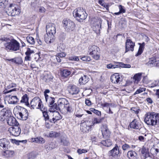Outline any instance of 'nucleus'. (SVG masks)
I'll list each match as a JSON object with an SVG mask.
<instances>
[{
    "instance_id": "f257e3e1",
    "label": "nucleus",
    "mask_w": 159,
    "mask_h": 159,
    "mask_svg": "<svg viewBox=\"0 0 159 159\" xmlns=\"http://www.w3.org/2000/svg\"><path fill=\"white\" fill-rule=\"evenodd\" d=\"M144 122L148 125L155 126L159 124V114L148 112L145 115Z\"/></svg>"
},
{
    "instance_id": "f03ea898",
    "label": "nucleus",
    "mask_w": 159,
    "mask_h": 159,
    "mask_svg": "<svg viewBox=\"0 0 159 159\" xmlns=\"http://www.w3.org/2000/svg\"><path fill=\"white\" fill-rule=\"evenodd\" d=\"M102 119L96 117L93 118L91 121H86L81 124L80 129L84 132H88L91 128H92L95 124L100 123Z\"/></svg>"
},
{
    "instance_id": "7ed1b4c3",
    "label": "nucleus",
    "mask_w": 159,
    "mask_h": 159,
    "mask_svg": "<svg viewBox=\"0 0 159 159\" xmlns=\"http://www.w3.org/2000/svg\"><path fill=\"white\" fill-rule=\"evenodd\" d=\"M61 103V108L60 111L61 113L66 115H69L73 111L71 105L65 98H62V100L59 101Z\"/></svg>"
},
{
    "instance_id": "20e7f679",
    "label": "nucleus",
    "mask_w": 159,
    "mask_h": 159,
    "mask_svg": "<svg viewBox=\"0 0 159 159\" xmlns=\"http://www.w3.org/2000/svg\"><path fill=\"white\" fill-rule=\"evenodd\" d=\"M73 16L80 22H82L87 17V14L83 8L78 7L75 9L73 12Z\"/></svg>"
},
{
    "instance_id": "39448f33",
    "label": "nucleus",
    "mask_w": 159,
    "mask_h": 159,
    "mask_svg": "<svg viewBox=\"0 0 159 159\" xmlns=\"http://www.w3.org/2000/svg\"><path fill=\"white\" fill-rule=\"evenodd\" d=\"M5 49L7 51L12 50L17 51L20 48L19 43L16 40L13 39L9 42L6 43L4 44Z\"/></svg>"
},
{
    "instance_id": "423d86ee",
    "label": "nucleus",
    "mask_w": 159,
    "mask_h": 159,
    "mask_svg": "<svg viewBox=\"0 0 159 159\" xmlns=\"http://www.w3.org/2000/svg\"><path fill=\"white\" fill-rule=\"evenodd\" d=\"M20 12V10L18 7H15L13 4L10 5L6 11V13L8 15L11 16L18 15Z\"/></svg>"
},
{
    "instance_id": "0eeeda50",
    "label": "nucleus",
    "mask_w": 159,
    "mask_h": 159,
    "mask_svg": "<svg viewBox=\"0 0 159 159\" xmlns=\"http://www.w3.org/2000/svg\"><path fill=\"white\" fill-rule=\"evenodd\" d=\"M11 114V111L8 107L3 108L0 111V120L3 121Z\"/></svg>"
},
{
    "instance_id": "6e6552de",
    "label": "nucleus",
    "mask_w": 159,
    "mask_h": 159,
    "mask_svg": "<svg viewBox=\"0 0 159 159\" xmlns=\"http://www.w3.org/2000/svg\"><path fill=\"white\" fill-rule=\"evenodd\" d=\"M63 23L64 27L67 31L70 32L75 29V24L70 20L65 19L63 21Z\"/></svg>"
},
{
    "instance_id": "1a4fd4ad",
    "label": "nucleus",
    "mask_w": 159,
    "mask_h": 159,
    "mask_svg": "<svg viewBox=\"0 0 159 159\" xmlns=\"http://www.w3.org/2000/svg\"><path fill=\"white\" fill-rule=\"evenodd\" d=\"M42 103L41 99L38 97H36L32 100L30 104L32 108L34 109L35 107L36 108L40 109L43 111L41 108Z\"/></svg>"
},
{
    "instance_id": "9d476101",
    "label": "nucleus",
    "mask_w": 159,
    "mask_h": 159,
    "mask_svg": "<svg viewBox=\"0 0 159 159\" xmlns=\"http://www.w3.org/2000/svg\"><path fill=\"white\" fill-rule=\"evenodd\" d=\"M62 100V98H60L58 101V105H57L56 103H54L55 100H54L53 102L51 103V101L48 103L49 105V106L50 107V109L49 110V111L50 112H54L56 111L55 110H59L60 111L61 108V103H60V101Z\"/></svg>"
},
{
    "instance_id": "9b49d317",
    "label": "nucleus",
    "mask_w": 159,
    "mask_h": 159,
    "mask_svg": "<svg viewBox=\"0 0 159 159\" xmlns=\"http://www.w3.org/2000/svg\"><path fill=\"white\" fill-rule=\"evenodd\" d=\"M135 43L131 39H127L125 43V52L129 51L133 52L134 50Z\"/></svg>"
},
{
    "instance_id": "f8f14e48",
    "label": "nucleus",
    "mask_w": 159,
    "mask_h": 159,
    "mask_svg": "<svg viewBox=\"0 0 159 159\" xmlns=\"http://www.w3.org/2000/svg\"><path fill=\"white\" fill-rule=\"evenodd\" d=\"M8 131L12 135L15 136H19L21 132L20 128L17 125L10 128Z\"/></svg>"
},
{
    "instance_id": "ddd939ff",
    "label": "nucleus",
    "mask_w": 159,
    "mask_h": 159,
    "mask_svg": "<svg viewBox=\"0 0 159 159\" xmlns=\"http://www.w3.org/2000/svg\"><path fill=\"white\" fill-rule=\"evenodd\" d=\"M47 33L52 35H54L56 33L55 25L54 24L50 23L46 26Z\"/></svg>"
},
{
    "instance_id": "4468645a",
    "label": "nucleus",
    "mask_w": 159,
    "mask_h": 159,
    "mask_svg": "<svg viewBox=\"0 0 159 159\" xmlns=\"http://www.w3.org/2000/svg\"><path fill=\"white\" fill-rule=\"evenodd\" d=\"M131 128L139 129L141 127V124L139 120L134 119L129 124Z\"/></svg>"
},
{
    "instance_id": "2eb2a0df",
    "label": "nucleus",
    "mask_w": 159,
    "mask_h": 159,
    "mask_svg": "<svg viewBox=\"0 0 159 159\" xmlns=\"http://www.w3.org/2000/svg\"><path fill=\"white\" fill-rule=\"evenodd\" d=\"M10 142L9 140L6 138H3L0 139V146L4 150H6L10 147Z\"/></svg>"
},
{
    "instance_id": "dca6fc26",
    "label": "nucleus",
    "mask_w": 159,
    "mask_h": 159,
    "mask_svg": "<svg viewBox=\"0 0 159 159\" xmlns=\"http://www.w3.org/2000/svg\"><path fill=\"white\" fill-rule=\"evenodd\" d=\"M119 153L120 151L118 147L117 144H116L115 147L113 149L109 151V154L110 156L112 157H116L118 156Z\"/></svg>"
},
{
    "instance_id": "f3484780",
    "label": "nucleus",
    "mask_w": 159,
    "mask_h": 159,
    "mask_svg": "<svg viewBox=\"0 0 159 159\" xmlns=\"http://www.w3.org/2000/svg\"><path fill=\"white\" fill-rule=\"evenodd\" d=\"M69 93L72 95L77 94L80 90L78 87L75 85L70 86L68 88Z\"/></svg>"
},
{
    "instance_id": "a211bd4d",
    "label": "nucleus",
    "mask_w": 159,
    "mask_h": 159,
    "mask_svg": "<svg viewBox=\"0 0 159 159\" xmlns=\"http://www.w3.org/2000/svg\"><path fill=\"white\" fill-rule=\"evenodd\" d=\"M8 124L10 126H16L18 125V123L16 119L13 116H10L8 117L7 120Z\"/></svg>"
},
{
    "instance_id": "6ab92c4d",
    "label": "nucleus",
    "mask_w": 159,
    "mask_h": 159,
    "mask_svg": "<svg viewBox=\"0 0 159 159\" xmlns=\"http://www.w3.org/2000/svg\"><path fill=\"white\" fill-rule=\"evenodd\" d=\"M53 112V117L52 118V119L50 120L49 121L51 123L53 122L54 123H55L56 121L61 119L62 117L59 113L57 111H54Z\"/></svg>"
},
{
    "instance_id": "aec40b11",
    "label": "nucleus",
    "mask_w": 159,
    "mask_h": 159,
    "mask_svg": "<svg viewBox=\"0 0 159 159\" xmlns=\"http://www.w3.org/2000/svg\"><path fill=\"white\" fill-rule=\"evenodd\" d=\"M120 75L118 73H115L112 75L111 77V80L114 83L117 84L121 80Z\"/></svg>"
},
{
    "instance_id": "412c9836",
    "label": "nucleus",
    "mask_w": 159,
    "mask_h": 159,
    "mask_svg": "<svg viewBox=\"0 0 159 159\" xmlns=\"http://www.w3.org/2000/svg\"><path fill=\"white\" fill-rule=\"evenodd\" d=\"M122 65V63L114 61L113 64L110 63L107 65V68L108 69H115L120 68Z\"/></svg>"
},
{
    "instance_id": "4be33fe9",
    "label": "nucleus",
    "mask_w": 159,
    "mask_h": 159,
    "mask_svg": "<svg viewBox=\"0 0 159 159\" xmlns=\"http://www.w3.org/2000/svg\"><path fill=\"white\" fill-rule=\"evenodd\" d=\"M54 36L46 34L44 35V40L47 43H51L54 41Z\"/></svg>"
},
{
    "instance_id": "5701e85b",
    "label": "nucleus",
    "mask_w": 159,
    "mask_h": 159,
    "mask_svg": "<svg viewBox=\"0 0 159 159\" xmlns=\"http://www.w3.org/2000/svg\"><path fill=\"white\" fill-rule=\"evenodd\" d=\"M24 111L23 112H19V115L20 118L23 120H26L27 119L28 116L27 111L25 109H24Z\"/></svg>"
},
{
    "instance_id": "b1692460",
    "label": "nucleus",
    "mask_w": 159,
    "mask_h": 159,
    "mask_svg": "<svg viewBox=\"0 0 159 159\" xmlns=\"http://www.w3.org/2000/svg\"><path fill=\"white\" fill-rule=\"evenodd\" d=\"M102 133L103 137L106 138L109 136L110 132L107 128L106 126H103L102 128Z\"/></svg>"
},
{
    "instance_id": "393cba45",
    "label": "nucleus",
    "mask_w": 159,
    "mask_h": 159,
    "mask_svg": "<svg viewBox=\"0 0 159 159\" xmlns=\"http://www.w3.org/2000/svg\"><path fill=\"white\" fill-rule=\"evenodd\" d=\"M31 141L34 142H35L38 143H44L45 142V140L41 137H39L36 138H32Z\"/></svg>"
},
{
    "instance_id": "a878e982",
    "label": "nucleus",
    "mask_w": 159,
    "mask_h": 159,
    "mask_svg": "<svg viewBox=\"0 0 159 159\" xmlns=\"http://www.w3.org/2000/svg\"><path fill=\"white\" fill-rule=\"evenodd\" d=\"M89 81V78L87 75H84L82 76L79 80V82L80 84H84Z\"/></svg>"
},
{
    "instance_id": "bb28decb",
    "label": "nucleus",
    "mask_w": 159,
    "mask_h": 159,
    "mask_svg": "<svg viewBox=\"0 0 159 159\" xmlns=\"http://www.w3.org/2000/svg\"><path fill=\"white\" fill-rule=\"evenodd\" d=\"M99 50H95V51H93V53H91L89 54L92 56V57L96 60H98L99 59L100 55L99 52Z\"/></svg>"
},
{
    "instance_id": "cd10ccee",
    "label": "nucleus",
    "mask_w": 159,
    "mask_h": 159,
    "mask_svg": "<svg viewBox=\"0 0 159 159\" xmlns=\"http://www.w3.org/2000/svg\"><path fill=\"white\" fill-rule=\"evenodd\" d=\"M127 156L129 159H136V153L133 151H130L127 153Z\"/></svg>"
},
{
    "instance_id": "c85d7f7f",
    "label": "nucleus",
    "mask_w": 159,
    "mask_h": 159,
    "mask_svg": "<svg viewBox=\"0 0 159 159\" xmlns=\"http://www.w3.org/2000/svg\"><path fill=\"white\" fill-rule=\"evenodd\" d=\"M53 78V76L51 74H46L43 77V80L46 82H48L52 81Z\"/></svg>"
},
{
    "instance_id": "c756f323",
    "label": "nucleus",
    "mask_w": 159,
    "mask_h": 159,
    "mask_svg": "<svg viewBox=\"0 0 159 159\" xmlns=\"http://www.w3.org/2000/svg\"><path fill=\"white\" fill-rule=\"evenodd\" d=\"M21 103H24L28 106L30 107V105L28 102V95L26 94L24 95L22 97V99L20 101Z\"/></svg>"
},
{
    "instance_id": "7c9ffc66",
    "label": "nucleus",
    "mask_w": 159,
    "mask_h": 159,
    "mask_svg": "<svg viewBox=\"0 0 159 159\" xmlns=\"http://www.w3.org/2000/svg\"><path fill=\"white\" fill-rule=\"evenodd\" d=\"M99 48L95 45L89 46L88 47V52L89 54L93 53L95 50H99Z\"/></svg>"
},
{
    "instance_id": "2f4dec72",
    "label": "nucleus",
    "mask_w": 159,
    "mask_h": 159,
    "mask_svg": "<svg viewBox=\"0 0 159 159\" xmlns=\"http://www.w3.org/2000/svg\"><path fill=\"white\" fill-rule=\"evenodd\" d=\"M101 143L104 146L109 147L112 145V142L110 139H108L102 141Z\"/></svg>"
},
{
    "instance_id": "473e14b6",
    "label": "nucleus",
    "mask_w": 159,
    "mask_h": 159,
    "mask_svg": "<svg viewBox=\"0 0 159 159\" xmlns=\"http://www.w3.org/2000/svg\"><path fill=\"white\" fill-rule=\"evenodd\" d=\"M141 73H139L136 74L134 77V83L136 84H138L139 81H140L141 79Z\"/></svg>"
},
{
    "instance_id": "72a5a7b5",
    "label": "nucleus",
    "mask_w": 159,
    "mask_h": 159,
    "mask_svg": "<svg viewBox=\"0 0 159 159\" xmlns=\"http://www.w3.org/2000/svg\"><path fill=\"white\" fill-rule=\"evenodd\" d=\"M59 135V133L56 131H50L47 135L48 137L51 138H56Z\"/></svg>"
},
{
    "instance_id": "f704fd0d",
    "label": "nucleus",
    "mask_w": 159,
    "mask_h": 159,
    "mask_svg": "<svg viewBox=\"0 0 159 159\" xmlns=\"http://www.w3.org/2000/svg\"><path fill=\"white\" fill-rule=\"evenodd\" d=\"M141 152L142 154L143 155L145 158L149 156L148 150L144 146L141 149Z\"/></svg>"
},
{
    "instance_id": "c9c22d12",
    "label": "nucleus",
    "mask_w": 159,
    "mask_h": 159,
    "mask_svg": "<svg viewBox=\"0 0 159 159\" xmlns=\"http://www.w3.org/2000/svg\"><path fill=\"white\" fill-rule=\"evenodd\" d=\"M19 100L18 98L15 96H12L10 99L11 103L12 104L17 103L19 102Z\"/></svg>"
},
{
    "instance_id": "e433bc0d",
    "label": "nucleus",
    "mask_w": 159,
    "mask_h": 159,
    "mask_svg": "<svg viewBox=\"0 0 159 159\" xmlns=\"http://www.w3.org/2000/svg\"><path fill=\"white\" fill-rule=\"evenodd\" d=\"M55 148V144L53 143H51L50 144L47 145L45 147L47 151H49L54 148Z\"/></svg>"
},
{
    "instance_id": "4c0bfd02",
    "label": "nucleus",
    "mask_w": 159,
    "mask_h": 159,
    "mask_svg": "<svg viewBox=\"0 0 159 159\" xmlns=\"http://www.w3.org/2000/svg\"><path fill=\"white\" fill-rule=\"evenodd\" d=\"M156 59L154 58H152L150 59L149 61L147 63L148 65L150 67L153 66L154 65L155 63L156 62Z\"/></svg>"
},
{
    "instance_id": "58836bf2",
    "label": "nucleus",
    "mask_w": 159,
    "mask_h": 159,
    "mask_svg": "<svg viewBox=\"0 0 159 159\" xmlns=\"http://www.w3.org/2000/svg\"><path fill=\"white\" fill-rule=\"evenodd\" d=\"M71 74V72L67 70H63L61 72L62 76L65 77H66L69 75Z\"/></svg>"
},
{
    "instance_id": "ea45409f",
    "label": "nucleus",
    "mask_w": 159,
    "mask_h": 159,
    "mask_svg": "<svg viewBox=\"0 0 159 159\" xmlns=\"http://www.w3.org/2000/svg\"><path fill=\"white\" fill-rule=\"evenodd\" d=\"M44 96L46 101L47 103H48L51 101V103L53 102L54 100H55V99L54 98H52L51 97H49L48 95L47 94H44Z\"/></svg>"
},
{
    "instance_id": "a19ab883",
    "label": "nucleus",
    "mask_w": 159,
    "mask_h": 159,
    "mask_svg": "<svg viewBox=\"0 0 159 159\" xmlns=\"http://www.w3.org/2000/svg\"><path fill=\"white\" fill-rule=\"evenodd\" d=\"M27 42L31 44H34L35 43L34 39L30 36H28L26 38Z\"/></svg>"
},
{
    "instance_id": "79ce46f5",
    "label": "nucleus",
    "mask_w": 159,
    "mask_h": 159,
    "mask_svg": "<svg viewBox=\"0 0 159 159\" xmlns=\"http://www.w3.org/2000/svg\"><path fill=\"white\" fill-rule=\"evenodd\" d=\"M139 45V47L138 51L137 53L135 55V56L136 57L138 56L141 55L142 53L144 48V47L143 46L140 44Z\"/></svg>"
},
{
    "instance_id": "37998d69",
    "label": "nucleus",
    "mask_w": 159,
    "mask_h": 159,
    "mask_svg": "<svg viewBox=\"0 0 159 159\" xmlns=\"http://www.w3.org/2000/svg\"><path fill=\"white\" fill-rule=\"evenodd\" d=\"M43 112V115L44 118V119L45 121L48 120L49 117L48 114V112L47 111V110L45 109H44V111H42Z\"/></svg>"
},
{
    "instance_id": "c03bdc74",
    "label": "nucleus",
    "mask_w": 159,
    "mask_h": 159,
    "mask_svg": "<svg viewBox=\"0 0 159 159\" xmlns=\"http://www.w3.org/2000/svg\"><path fill=\"white\" fill-rule=\"evenodd\" d=\"M23 62V61L21 57H18L15 58V63L16 64L21 65Z\"/></svg>"
},
{
    "instance_id": "a18cd8bd",
    "label": "nucleus",
    "mask_w": 159,
    "mask_h": 159,
    "mask_svg": "<svg viewBox=\"0 0 159 159\" xmlns=\"http://www.w3.org/2000/svg\"><path fill=\"white\" fill-rule=\"evenodd\" d=\"M146 89L145 88L140 87L139 89H137L136 91L134 93V95H135L137 94H139L145 91Z\"/></svg>"
},
{
    "instance_id": "49530a36",
    "label": "nucleus",
    "mask_w": 159,
    "mask_h": 159,
    "mask_svg": "<svg viewBox=\"0 0 159 159\" xmlns=\"http://www.w3.org/2000/svg\"><path fill=\"white\" fill-rule=\"evenodd\" d=\"M159 86V81L155 80L152 84L149 85V87L151 88H153L156 86Z\"/></svg>"
},
{
    "instance_id": "de8ad7c7",
    "label": "nucleus",
    "mask_w": 159,
    "mask_h": 159,
    "mask_svg": "<svg viewBox=\"0 0 159 159\" xmlns=\"http://www.w3.org/2000/svg\"><path fill=\"white\" fill-rule=\"evenodd\" d=\"M87 152V150L81 148L77 150V152L80 155L83 153H86Z\"/></svg>"
},
{
    "instance_id": "09e8293b",
    "label": "nucleus",
    "mask_w": 159,
    "mask_h": 159,
    "mask_svg": "<svg viewBox=\"0 0 159 159\" xmlns=\"http://www.w3.org/2000/svg\"><path fill=\"white\" fill-rule=\"evenodd\" d=\"M4 152L6 155H7L8 157H11L14 153L13 151L8 150L7 149Z\"/></svg>"
},
{
    "instance_id": "8fccbe9b",
    "label": "nucleus",
    "mask_w": 159,
    "mask_h": 159,
    "mask_svg": "<svg viewBox=\"0 0 159 159\" xmlns=\"http://www.w3.org/2000/svg\"><path fill=\"white\" fill-rule=\"evenodd\" d=\"M102 107L103 108L106 107L107 108H109L112 105L111 103L105 102L104 103H102L101 104Z\"/></svg>"
},
{
    "instance_id": "3c124183",
    "label": "nucleus",
    "mask_w": 159,
    "mask_h": 159,
    "mask_svg": "<svg viewBox=\"0 0 159 159\" xmlns=\"http://www.w3.org/2000/svg\"><path fill=\"white\" fill-rule=\"evenodd\" d=\"M68 60L69 61H78L79 60V58L77 56H73L70 57L68 58Z\"/></svg>"
},
{
    "instance_id": "603ef678",
    "label": "nucleus",
    "mask_w": 159,
    "mask_h": 159,
    "mask_svg": "<svg viewBox=\"0 0 159 159\" xmlns=\"http://www.w3.org/2000/svg\"><path fill=\"white\" fill-rule=\"evenodd\" d=\"M130 147L128 144L125 143L123 144L122 146V148L123 150L125 151L128 149H130Z\"/></svg>"
},
{
    "instance_id": "864d4df0",
    "label": "nucleus",
    "mask_w": 159,
    "mask_h": 159,
    "mask_svg": "<svg viewBox=\"0 0 159 159\" xmlns=\"http://www.w3.org/2000/svg\"><path fill=\"white\" fill-rule=\"evenodd\" d=\"M80 59L84 61H89L91 60V58L89 56H84L81 57Z\"/></svg>"
},
{
    "instance_id": "5fc2aeb1",
    "label": "nucleus",
    "mask_w": 159,
    "mask_h": 159,
    "mask_svg": "<svg viewBox=\"0 0 159 159\" xmlns=\"http://www.w3.org/2000/svg\"><path fill=\"white\" fill-rule=\"evenodd\" d=\"M61 144L65 146H67L68 144V142L66 139L63 138L61 140Z\"/></svg>"
},
{
    "instance_id": "6e6d98bb",
    "label": "nucleus",
    "mask_w": 159,
    "mask_h": 159,
    "mask_svg": "<svg viewBox=\"0 0 159 159\" xmlns=\"http://www.w3.org/2000/svg\"><path fill=\"white\" fill-rule=\"evenodd\" d=\"M155 147V148H153L152 150H155L156 154H157L159 152V143H158Z\"/></svg>"
},
{
    "instance_id": "4d7b16f0",
    "label": "nucleus",
    "mask_w": 159,
    "mask_h": 159,
    "mask_svg": "<svg viewBox=\"0 0 159 159\" xmlns=\"http://www.w3.org/2000/svg\"><path fill=\"white\" fill-rule=\"evenodd\" d=\"M90 110L91 111H92L94 113L96 114L97 115H99L101 114V112L99 111L96 110L95 109L93 108H91L90 109Z\"/></svg>"
},
{
    "instance_id": "13d9d810",
    "label": "nucleus",
    "mask_w": 159,
    "mask_h": 159,
    "mask_svg": "<svg viewBox=\"0 0 159 159\" xmlns=\"http://www.w3.org/2000/svg\"><path fill=\"white\" fill-rule=\"evenodd\" d=\"M119 9L120 10L119 12L120 13H124L125 12V11L124 9V7L121 5H120L119 6Z\"/></svg>"
},
{
    "instance_id": "bf43d9fd",
    "label": "nucleus",
    "mask_w": 159,
    "mask_h": 159,
    "mask_svg": "<svg viewBox=\"0 0 159 159\" xmlns=\"http://www.w3.org/2000/svg\"><path fill=\"white\" fill-rule=\"evenodd\" d=\"M36 157L35 155L33 153H30L29 154L28 159H34Z\"/></svg>"
},
{
    "instance_id": "052dcab7",
    "label": "nucleus",
    "mask_w": 159,
    "mask_h": 159,
    "mask_svg": "<svg viewBox=\"0 0 159 159\" xmlns=\"http://www.w3.org/2000/svg\"><path fill=\"white\" fill-rule=\"evenodd\" d=\"M33 53H34V51L33 50H31L30 48H28L25 52V54L30 56L31 54Z\"/></svg>"
},
{
    "instance_id": "680f3d73",
    "label": "nucleus",
    "mask_w": 159,
    "mask_h": 159,
    "mask_svg": "<svg viewBox=\"0 0 159 159\" xmlns=\"http://www.w3.org/2000/svg\"><path fill=\"white\" fill-rule=\"evenodd\" d=\"M62 45L60 44L57 47V51L59 52H61L63 51V49L61 47Z\"/></svg>"
},
{
    "instance_id": "e2e57ef3",
    "label": "nucleus",
    "mask_w": 159,
    "mask_h": 159,
    "mask_svg": "<svg viewBox=\"0 0 159 159\" xmlns=\"http://www.w3.org/2000/svg\"><path fill=\"white\" fill-rule=\"evenodd\" d=\"M26 55V56L25 57V61H30L31 60V57H30V55H28L27 54H25Z\"/></svg>"
},
{
    "instance_id": "0e129e2a",
    "label": "nucleus",
    "mask_w": 159,
    "mask_h": 159,
    "mask_svg": "<svg viewBox=\"0 0 159 159\" xmlns=\"http://www.w3.org/2000/svg\"><path fill=\"white\" fill-rule=\"evenodd\" d=\"M4 101H4L0 98V108H2L4 107L3 103Z\"/></svg>"
},
{
    "instance_id": "69168bd1",
    "label": "nucleus",
    "mask_w": 159,
    "mask_h": 159,
    "mask_svg": "<svg viewBox=\"0 0 159 159\" xmlns=\"http://www.w3.org/2000/svg\"><path fill=\"white\" fill-rule=\"evenodd\" d=\"M45 8L43 7H41L39 8V11L41 13H44L45 12Z\"/></svg>"
},
{
    "instance_id": "338daca9",
    "label": "nucleus",
    "mask_w": 159,
    "mask_h": 159,
    "mask_svg": "<svg viewBox=\"0 0 159 159\" xmlns=\"http://www.w3.org/2000/svg\"><path fill=\"white\" fill-rule=\"evenodd\" d=\"M61 57H60L58 56L57 54V55L54 57L55 59H56L57 62H60L61 61V60L60 58Z\"/></svg>"
},
{
    "instance_id": "774afa93",
    "label": "nucleus",
    "mask_w": 159,
    "mask_h": 159,
    "mask_svg": "<svg viewBox=\"0 0 159 159\" xmlns=\"http://www.w3.org/2000/svg\"><path fill=\"white\" fill-rule=\"evenodd\" d=\"M57 55L58 56L61 58H62L66 56V54L64 52H62L59 53L57 54Z\"/></svg>"
}]
</instances>
